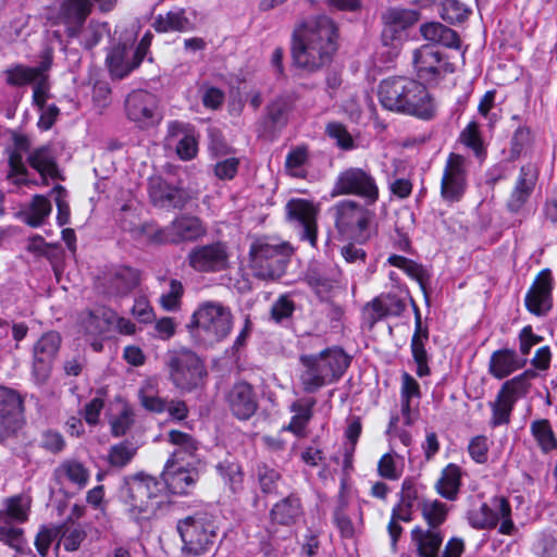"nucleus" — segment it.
<instances>
[{
    "instance_id": "1",
    "label": "nucleus",
    "mask_w": 557,
    "mask_h": 557,
    "mask_svg": "<svg viewBox=\"0 0 557 557\" xmlns=\"http://www.w3.org/2000/svg\"><path fill=\"white\" fill-rule=\"evenodd\" d=\"M337 26L324 14L304 20L293 33L292 53L298 67L313 72L331 62L337 50Z\"/></svg>"
},
{
    "instance_id": "52",
    "label": "nucleus",
    "mask_w": 557,
    "mask_h": 557,
    "mask_svg": "<svg viewBox=\"0 0 557 557\" xmlns=\"http://www.w3.org/2000/svg\"><path fill=\"white\" fill-rule=\"evenodd\" d=\"M7 83L12 86H22L40 78V70L24 65H16L5 71Z\"/></svg>"
},
{
    "instance_id": "6",
    "label": "nucleus",
    "mask_w": 557,
    "mask_h": 557,
    "mask_svg": "<svg viewBox=\"0 0 557 557\" xmlns=\"http://www.w3.org/2000/svg\"><path fill=\"white\" fill-rule=\"evenodd\" d=\"M194 337L203 345H214L225 339L233 325L231 309L218 301H205L193 314Z\"/></svg>"
},
{
    "instance_id": "58",
    "label": "nucleus",
    "mask_w": 557,
    "mask_h": 557,
    "mask_svg": "<svg viewBox=\"0 0 557 557\" xmlns=\"http://www.w3.org/2000/svg\"><path fill=\"white\" fill-rule=\"evenodd\" d=\"M183 293L184 288L182 283L177 280H171L169 290L160 296L161 307L166 311L178 310Z\"/></svg>"
},
{
    "instance_id": "14",
    "label": "nucleus",
    "mask_w": 557,
    "mask_h": 557,
    "mask_svg": "<svg viewBox=\"0 0 557 557\" xmlns=\"http://www.w3.org/2000/svg\"><path fill=\"white\" fill-rule=\"evenodd\" d=\"M337 230L347 236H359L372 218L370 210L354 200H342L331 208Z\"/></svg>"
},
{
    "instance_id": "29",
    "label": "nucleus",
    "mask_w": 557,
    "mask_h": 557,
    "mask_svg": "<svg viewBox=\"0 0 557 557\" xmlns=\"http://www.w3.org/2000/svg\"><path fill=\"white\" fill-rule=\"evenodd\" d=\"M29 165L36 170L44 180L58 178L59 168L57 156L51 145H44L34 149L27 157Z\"/></svg>"
},
{
    "instance_id": "37",
    "label": "nucleus",
    "mask_w": 557,
    "mask_h": 557,
    "mask_svg": "<svg viewBox=\"0 0 557 557\" xmlns=\"http://www.w3.org/2000/svg\"><path fill=\"white\" fill-rule=\"evenodd\" d=\"M418 508L423 521L426 523L425 528L429 529H441L446 522L450 510L446 503L436 498H422L418 504Z\"/></svg>"
},
{
    "instance_id": "26",
    "label": "nucleus",
    "mask_w": 557,
    "mask_h": 557,
    "mask_svg": "<svg viewBox=\"0 0 557 557\" xmlns=\"http://www.w3.org/2000/svg\"><path fill=\"white\" fill-rule=\"evenodd\" d=\"M410 539L418 557H438L444 533L441 529L416 525L410 532Z\"/></svg>"
},
{
    "instance_id": "53",
    "label": "nucleus",
    "mask_w": 557,
    "mask_h": 557,
    "mask_svg": "<svg viewBox=\"0 0 557 557\" xmlns=\"http://www.w3.org/2000/svg\"><path fill=\"white\" fill-rule=\"evenodd\" d=\"M438 13L447 23L456 24L466 21L471 13V9L463 2H441Z\"/></svg>"
},
{
    "instance_id": "23",
    "label": "nucleus",
    "mask_w": 557,
    "mask_h": 557,
    "mask_svg": "<svg viewBox=\"0 0 557 557\" xmlns=\"http://www.w3.org/2000/svg\"><path fill=\"white\" fill-rule=\"evenodd\" d=\"M442 53L430 45H423L413 52V66L419 78L431 82L446 67Z\"/></svg>"
},
{
    "instance_id": "22",
    "label": "nucleus",
    "mask_w": 557,
    "mask_h": 557,
    "mask_svg": "<svg viewBox=\"0 0 557 557\" xmlns=\"http://www.w3.org/2000/svg\"><path fill=\"white\" fill-rule=\"evenodd\" d=\"M382 38L385 45L392 44L400 38L401 33L412 26L419 20V13L416 10L404 8H393L383 14Z\"/></svg>"
},
{
    "instance_id": "20",
    "label": "nucleus",
    "mask_w": 557,
    "mask_h": 557,
    "mask_svg": "<svg viewBox=\"0 0 557 557\" xmlns=\"http://www.w3.org/2000/svg\"><path fill=\"white\" fill-rule=\"evenodd\" d=\"M539 170L534 164L521 166L507 199V208L510 212L518 213L523 209L534 190Z\"/></svg>"
},
{
    "instance_id": "16",
    "label": "nucleus",
    "mask_w": 557,
    "mask_h": 557,
    "mask_svg": "<svg viewBox=\"0 0 557 557\" xmlns=\"http://www.w3.org/2000/svg\"><path fill=\"white\" fill-rule=\"evenodd\" d=\"M157 98L145 90L132 91L125 101L127 117L140 127L152 126L157 121Z\"/></svg>"
},
{
    "instance_id": "38",
    "label": "nucleus",
    "mask_w": 557,
    "mask_h": 557,
    "mask_svg": "<svg viewBox=\"0 0 557 557\" xmlns=\"http://www.w3.org/2000/svg\"><path fill=\"white\" fill-rule=\"evenodd\" d=\"M115 312L106 307L96 308L86 312L82 318V325L90 335H101L114 324Z\"/></svg>"
},
{
    "instance_id": "27",
    "label": "nucleus",
    "mask_w": 557,
    "mask_h": 557,
    "mask_svg": "<svg viewBox=\"0 0 557 557\" xmlns=\"http://www.w3.org/2000/svg\"><path fill=\"white\" fill-rule=\"evenodd\" d=\"M174 459H169L162 473L163 486L166 485L172 494H187L196 482V473L183 466L177 467Z\"/></svg>"
},
{
    "instance_id": "41",
    "label": "nucleus",
    "mask_w": 557,
    "mask_h": 557,
    "mask_svg": "<svg viewBox=\"0 0 557 557\" xmlns=\"http://www.w3.org/2000/svg\"><path fill=\"white\" fill-rule=\"evenodd\" d=\"M314 399H299L292 404L290 411L294 416L290 419L286 430L297 436H305V429L312 417Z\"/></svg>"
},
{
    "instance_id": "7",
    "label": "nucleus",
    "mask_w": 557,
    "mask_h": 557,
    "mask_svg": "<svg viewBox=\"0 0 557 557\" xmlns=\"http://www.w3.org/2000/svg\"><path fill=\"white\" fill-rule=\"evenodd\" d=\"M183 554L198 557L209 553L218 537L216 525L207 513L188 516L177 522Z\"/></svg>"
},
{
    "instance_id": "50",
    "label": "nucleus",
    "mask_w": 557,
    "mask_h": 557,
    "mask_svg": "<svg viewBox=\"0 0 557 557\" xmlns=\"http://www.w3.org/2000/svg\"><path fill=\"white\" fill-rule=\"evenodd\" d=\"M216 470L231 491L237 492L242 490L243 471L242 467L237 462L224 460L216 466Z\"/></svg>"
},
{
    "instance_id": "13",
    "label": "nucleus",
    "mask_w": 557,
    "mask_h": 557,
    "mask_svg": "<svg viewBox=\"0 0 557 557\" xmlns=\"http://www.w3.org/2000/svg\"><path fill=\"white\" fill-rule=\"evenodd\" d=\"M469 161L451 152L445 163L441 181V196L445 201H459L468 183Z\"/></svg>"
},
{
    "instance_id": "47",
    "label": "nucleus",
    "mask_w": 557,
    "mask_h": 557,
    "mask_svg": "<svg viewBox=\"0 0 557 557\" xmlns=\"http://www.w3.org/2000/svg\"><path fill=\"white\" fill-rule=\"evenodd\" d=\"M0 541L20 554H24L27 548L23 529L3 520H0Z\"/></svg>"
},
{
    "instance_id": "40",
    "label": "nucleus",
    "mask_w": 557,
    "mask_h": 557,
    "mask_svg": "<svg viewBox=\"0 0 557 557\" xmlns=\"http://www.w3.org/2000/svg\"><path fill=\"white\" fill-rule=\"evenodd\" d=\"M32 500L26 495H15L5 500L4 509L0 510V520L11 523H24L28 520Z\"/></svg>"
},
{
    "instance_id": "10",
    "label": "nucleus",
    "mask_w": 557,
    "mask_h": 557,
    "mask_svg": "<svg viewBox=\"0 0 557 557\" xmlns=\"http://www.w3.org/2000/svg\"><path fill=\"white\" fill-rule=\"evenodd\" d=\"M468 519L469 523L479 530L494 529L499 524L500 534L512 535L516 531L510 503L504 496H494L487 503H483L479 509L469 512Z\"/></svg>"
},
{
    "instance_id": "48",
    "label": "nucleus",
    "mask_w": 557,
    "mask_h": 557,
    "mask_svg": "<svg viewBox=\"0 0 557 557\" xmlns=\"http://www.w3.org/2000/svg\"><path fill=\"white\" fill-rule=\"evenodd\" d=\"M61 345V337L55 332L45 333L34 345L33 356L49 361L54 360Z\"/></svg>"
},
{
    "instance_id": "44",
    "label": "nucleus",
    "mask_w": 557,
    "mask_h": 557,
    "mask_svg": "<svg viewBox=\"0 0 557 557\" xmlns=\"http://www.w3.org/2000/svg\"><path fill=\"white\" fill-rule=\"evenodd\" d=\"M153 27L159 33L188 32L193 28L191 22L185 16L183 10L170 11L159 14L153 22Z\"/></svg>"
},
{
    "instance_id": "15",
    "label": "nucleus",
    "mask_w": 557,
    "mask_h": 557,
    "mask_svg": "<svg viewBox=\"0 0 557 557\" xmlns=\"http://www.w3.org/2000/svg\"><path fill=\"white\" fill-rule=\"evenodd\" d=\"M554 278L549 269L542 270L534 278L524 297L529 312L536 317L546 315L553 307Z\"/></svg>"
},
{
    "instance_id": "30",
    "label": "nucleus",
    "mask_w": 557,
    "mask_h": 557,
    "mask_svg": "<svg viewBox=\"0 0 557 557\" xmlns=\"http://www.w3.org/2000/svg\"><path fill=\"white\" fill-rule=\"evenodd\" d=\"M14 147L9 154V166L8 178L14 184L21 185L26 184L27 170L23 162V153L29 149V139L24 135H14L13 137Z\"/></svg>"
},
{
    "instance_id": "51",
    "label": "nucleus",
    "mask_w": 557,
    "mask_h": 557,
    "mask_svg": "<svg viewBox=\"0 0 557 557\" xmlns=\"http://www.w3.org/2000/svg\"><path fill=\"white\" fill-rule=\"evenodd\" d=\"M60 541L67 552H75L86 539V531L83 527L74 523L64 524L60 528Z\"/></svg>"
},
{
    "instance_id": "64",
    "label": "nucleus",
    "mask_w": 557,
    "mask_h": 557,
    "mask_svg": "<svg viewBox=\"0 0 557 557\" xmlns=\"http://www.w3.org/2000/svg\"><path fill=\"white\" fill-rule=\"evenodd\" d=\"M459 139L465 146L471 148L475 154H480L482 150V139L476 122H470L461 132Z\"/></svg>"
},
{
    "instance_id": "49",
    "label": "nucleus",
    "mask_w": 557,
    "mask_h": 557,
    "mask_svg": "<svg viewBox=\"0 0 557 557\" xmlns=\"http://www.w3.org/2000/svg\"><path fill=\"white\" fill-rule=\"evenodd\" d=\"M531 432L543 451H550L557 447V441L549 422L545 419L532 422Z\"/></svg>"
},
{
    "instance_id": "54",
    "label": "nucleus",
    "mask_w": 557,
    "mask_h": 557,
    "mask_svg": "<svg viewBox=\"0 0 557 557\" xmlns=\"http://www.w3.org/2000/svg\"><path fill=\"white\" fill-rule=\"evenodd\" d=\"M371 308L375 317L380 319L386 315L399 314L404 310L405 305L396 297L384 296L374 299L371 304Z\"/></svg>"
},
{
    "instance_id": "42",
    "label": "nucleus",
    "mask_w": 557,
    "mask_h": 557,
    "mask_svg": "<svg viewBox=\"0 0 557 557\" xmlns=\"http://www.w3.org/2000/svg\"><path fill=\"white\" fill-rule=\"evenodd\" d=\"M139 272L128 267H122L110 276L108 292L112 295H124L139 284Z\"/></svg>"
},
{
    "instance_id": "34",
    "label": "nucleus",
    "mask_w": 557,
    "mask_h": 557,
    "mask_svg": "<svg viewBox=\"0 0 557 557\" xmlns=\"http://www.w3.org/2000/svg\"><path fill=\"white\" fill-rule=\"evenodd\" d=\"M462 472L459 466L448 463L441 472L434 488L436 493L447 500L458 498L461 486Z\"/></svg>"
},
{
    "instance_id": "5",
    "label": "nucleus",
    "mask_w": 557,
    "mask_h": 557,
    "mask_svg": "<svg viewBox=\"0 0 557 557\" xmlns=\"http://www.w3.org/2000/svg\"><path fill=\"white\" fill-rule=\"evenodd\" d=\"M293 251L287 242L272 237L255 239L249 249L253 274L263 280L278 278L284 273Z\"/></svg>"
},
{
    "instance_id": "31",
    "label": "nucleus",
    "mask_w": 557,
    "mask_h": 557,
    "mask_svg": "<svg viewBox=\"0 0 557 557\" xmlns=\"http://www.w3.org/2000/svg\"><path fill=\"white\" fill-rule=\"evenodd\" d=\"M106 61L110 73L116 78H124L141 63L137 60L134 52L132 55L129 54L125 42L114 48L111 53L107 55Z\"/></svg>"
},
{
    "instance_id": "59",
    "label": "nucleus",
    "mask_w": 557,
    "mask_h": 557,
    "mask_svg": "<svg viewBox=\"0 0 557 557\" xmlns=\"http://www.w3.org/2000/svg\"><path fill=\"white\" fill-rule=\"evenodd\" d=\"M135 454V447L127 443H120L111 447L109 462L113 467H124L133 459Z\"/></svg>"
},
{
    "instance_id": "19",
    "label": "nucleus",
    "mask_w": 557,
    "mask_h": 557,
    "mask_svg": "<svg viewBox=\"0 0 557 557\" xmlns=\"http://www.w3.org/2000/svg\"><path fill=\"white\" fill-rule=\"evenodd\" d=\"M207 234V227L200 219L193 215H181L176 218L169 226L160 231L161 243L193 242L203 237Z\"/></svg>"
},
{
    "instance_id": "39",
    "label": "nucleus",
    "mask_w": 557,
    "mask_h": 557,
    "mask_svg": "<svg viewBox=\"0 0 557 557\" xmlns=\"http://www.w3.org/2000/svg\"><path fill=\"white\" fill-rule=\"evenodd\" d=\"M52 206L48 197L35 195L32 201L21 210V220L32 227H38L44 224L50 215Z\"/></svg>"
},
{
    "instance_id": "61",
    "label": "nucleus",
    "mask_w": 557,
    "mask_h": 557,
    "mask_svg": "<svg viewBox=\"0 0 557 557\" xmlns=\"http://www.w3.org/2000/svg\"><path fill=\"white\" fill-rule=\"evenodd\" d=\"M326 133L336 141L339 148L344 150H350L354 148V139L343 124L338 122L329 123L326 126Z\"/></svg>"
},
{
    "instance_id": "62",
    "label": "nucleus",
    "mask_w": 557,
    "mask_h": 557,
    "mask_svg": "<svg viewBox=\"0 0 557 557\" xmlns=\"http://www.w3.org/2000/svg\"><path fill=\"white\" fill-rule=\"evenodd\" d=\"M289 111V100L286 98H278L268 107V117L275 126H282L286 124Z\"/></svg>"
},
{
    "instance_id": "9",
    "label": "nucleus",
    "mask_w": 557,
    "mask_h": 557,
    "mask_svg": "<svg viewBox=\"0 0 557 557\" xmlns=\"http://www.w3.org/2000/svg\"><path fill=\"white\" fill-rule=\"evenodd\" d=\"M535 376V371L525 370L523 373L506 381L502 385L495 400L490 403L492 410L490 424L493 428L510 422L511 411L516 403L529 393L531 381Z\"/></svg>"
},
{
    "instance_id": "36",
    "label": "nucleus",
    "mask_w": 557,
    "mask_h": 557,
    "mask_svg": "<svg viewBox=\"0 0 557 557\" xmlns=\"http://www.w3.org/2000/svg\"><path fill=\"white\" fill-rule=\"evenodd\" d=\"M420 34L424 40L458 49L460 39L457 33L438 22H428L420 26Z\"/></svg>"
},
{
    "instance_id": "45",
    "label": "nucleus",
    "mask_w": 557,
    "mask_h": 557,
    "mask_svg": "<svg viewBox=\"0 0 557 557\" xmlns=\"http://www.w3.org/2000/svg\"><path fill=\"white\" fill-rule=\"evenodd\" d=\"M169 442L176 446L171 458L175 462L194 456L198 448L196 441L189 434L176 430L169 432Z\"/></svg>"
},
{
    "instance_id": "8",
    "label": "nucleus",
    "mask_w": 557,
    "mask_h": 557,
    "mask_svg": "<svg viewBox=\"0 0 557 557\" xmlns=\"http://www.w3.org/2000/svg\"><path fill=\"white\" fill-rule=\"evenodd\" d=\"M166 366L171 382L183 392L201 386L207 375L202 360L189 349L170 351Z\"/></svg>"
},
{
    "instance_id": "35",
    "label": "nucleus",
    "mask_w": 557,
    "mask_h": 557,
    "mask_svg": "<svg viewBox=\"0 0 557 557\" xmlns=\"http://www.w3.org/2000/svg\"><path fill=\"white\" fill-rule=\"evenodd\" d=\"M108 419L112 435L119 437L125 435L134 423V412L127 403L117 398L110 406Z\"/></svg>"
},
{
    "instance_id": "2",
    "label": "nucleus",
    "mask_w": 557,
    "mask_h": 557,
    "mask_svg": "<svg viewBox=\"0 0 557 557\" xmlns=\"http://www.w3.org/2000/svg\"><path fill=\"white\" fill-rule=\"evenodd\" d=\"M377 97L381 106L392 112L404 113L419 119H431L435 106L425 86L406 76H392L379 85Z\"/></svg>"
},
{
    "instance_id": "28",
    "label": "nucleus",
    "mask_w": 557,
    "mask_h": 557,
    "mask_svg": "<svg viewBox=\"0 0 557 557\" xmlns=\"http://www.w3.org/2000/svg\"><path fill=\"white\" fill-rule=\"evenodd\" d=\"M527 359L520 358L512 349H499L492 354L488 363L490 373L498 380L509 376L525 366Z\"/></svg>"
},
{
    "instance_id": "3",
    "label": "nucleus",
    "mask_w": 557,
    "mask_h": 557,
    "mask_svg": "<svg viewBox=\"0 0 557 557\" xmlns=\"http://www.w3.org/2000/svg\"><path fill=\"white\" fill-rule=\"evenodd\" d=\"M300 363L305 368L300 375L304 391L314 393L342 376L349 366V359L342 349L334 347L319 355H302Z\"/></svg>"
},
{
    "instance_id": "60",
    "label": "nucleus",
    "mask_w": 557,
    "mask_h": 557,
    "mask_svg": "<svg viewBox=\"0 0 557 557\" xmlns=\"http://www.w3.org/2000/svg\"><path fill=\"white\" fill-rule=\"evenodd\" d=\"M257 476L263 493L271 494L276 491L281 475L275 469L269 468L265 465L259 466Z\"/></svg>"
},
{
    "instance_id": "46",
    "label": "nucleus",
    "mask_w": 557,
    "mask_h": 557,
    "mask_svg": "<svg viewBox=\"0 0 557 557\" xmlns=\"http://www.w3.org/2000/svg\"><path fill=\"white\" fill-rule=\"evenodd\" d=\"M404 457L394 451L384 454L377 462V473L386 480H398L404 473Z\"/></svg>"
},
{
    "instance_id": "56",
    "label": "nucleus",
    "mask_w": 557,
    "mask_h": 557,
    "mask_svg": "<svg viewBox=\"0 0 557 557\" xmlns=\"http://www.w3.org/2000/svg\"><path fill=\"white\" fill-rule=\"evenodd\" d=\"M140 404L143 407L154 413H163L166 411L168 401L153 394V386L151 382H147L139 392Z\"/></svg>"
},
{
    "instance_id": "32",
    "label": "nucleus",
    "mask_w": 557,
    "mask_h": 557,
    "mask_svg": "<svg viewBox=\"0 0 557 557\" xmlns=\"http://www.w3.org/2000/svg\"><path fill=\"white\" fill-rule=\"evenodd\" d=\"M59 14L54 23H63L67 26L70 35H74L91 10V2H59Z\"/></svg>"
},
{
    "instance_id": "33",
    "label": "nucleus",
    "mask_w": 557,
    "mask_h": 557,
    "mask_svg": "<svg viewBox=\"0 0 557 557\" xmlns=\"http://www.w3.org/2000/svg\"><path fill=\"white\" fill-rule=\"evenodd\" d=\"M421 499L420 486L412 478H406L401 483L399 500L392 510L400 513L399 517L404 522H410L413 516V507Z\"/></svg>"
},
{
    "instance_id": "55",
    "label": "nucleus",
    "mask_w": 557,
    "mask_h": 557,
    "mask_svg": "<svg viewBox=\"0 0 557 557\" xmlns=\"http://www.w3.org/2000/svg\"><path fill=\"white\" fill-rule=\"evenodd\" d=\"M60 471L66 476L69 481L83 488L89 479V472L83 463L69 460L61 465Z\"/></svg>"
},
{
    "instance_id": "11",
    "label": "nucleus",
    "mask_w": 557,
    "mask_h": 557,
    "mask_svg": "<svg viewBox=\"0 0 557 557\" xmlns=\"http://www.w3.org/2000/svg\"><path fill=\"white\" fill-rule=\"evenodd\" d=\"M231 250L225 242L197 245L187 255L189 267L200 273H216L230 267Z\"/></svg>"
},
{
    "instance_id": "57",
    "label": "nucleus",
    "mask_w": 557,
    "mask_h": 557,
    "mask_svg": "<svg viewBox=\"0 0 557 557\" xmlns=\"http://www.w3.org/2000/svg\"><path fill=\"white\" fill-rule=\"evenodd\" d=\"M307 158L308 152L304 147H298L289 151L285 161V168L288 174L294 177H304L306 175L304 165Z\"/></svg>"
},
{
    "instance_id": "24",
    "label": "nucleus",
    "mask_w": 557,
    "mask_h": 557,
    "mask_svg": "<svg viewBox=\"0 0 557 557\" xmlns=\"http://www.w3.org/2000/svg\"><path fill=\"white\" fill-rule=\"evenodd\" d=\"M148 190L152 203L162 209L183 208L188 201L185 190L169 185L161 177L150 178Z\"/></svg>"
},
{
    "instance_id": "4",
    "label": "nucleus",
    "mask_w": 557,
    "mask_h": 557,
    "mask_svg": "<svg viewBox=\"0 0 557 557\" xmlns=\"http://www.w3.org/2000/svg\"><path fill=\"white\" fill-rule=\"evenodd\" d=\"M121 497L134 520L149 518L164 502L163 484L149 475H135L125 480Z\"/></svg>"
},
{
    "instance_id": "63",
    "label": "nucleus",
    "mask_w": 557,
    "mask_h": 557,
    "mask_svg": "<svg viewBox=\"0 0 557 557\" xmlns=\"http://www.w3.org/2000/svg\"><path fill=\"white\" fill-rule=\"evenodd\" d=\"M387 262L403 270L408 276L417 281H421L423 276V269L414 261L407 259L406 257L392 255L388 257Z\"/></svg>"
},
{
    "instance_id": "12",
    "label": "nucleus",
    "mask_w": 557,
    "mask_h": 557,
    "mask_svg": "<svg viewBox=\"0 0 557 557\" xmlns=\"http://www.w3.org/2000/svg\"><path fill=\"white\" fill-rule=\"evenodd\" d=\"M331 195H358L369 205H373L379 198V187L369 172L360 168H349L338 174Z\"/></svg>"
},
{
    "instance_id": "25",
    "label": "nucleus",
    "mask_w": 557,
    "mask_h": 557,
    "mask_svg": "<svg viewBox=\"0 0 557 557\" xmlns=\"http://www.w3.org/2000/svg\"><path fill=\"white\" fill-rule=\"evenodd\" d=\"M226 400L233 414L240 420L249 419L258 408L257 396L246 382L236 383L230 389Z\"/></svg>"
},
{
    "instance_id": "18",
    "label": "nucleus",
    "mask_w": 557,
    "mask_h": 557,
    "mask_svg": "<svg viewBox=\"0 0 557 557\" xmlns=\"http://www.w3.org/2000/svg\"><path fill=\"white\" fill-rule=\"evenodd\" d=\"M287 214L301 226V239L312 247L317 244V216L319 208L306 199H292L286 205Z\"/></svg>"
},
{
    "instance_id": "17",
    "label": "nucleus",
    "mask_w": 557,
    "mask_h": 557,
    "mask_svg": "<svg viewBox=\"0 0 557 557\" xmlns=\"http://www.w3.org/2000/svg\"><path fill=\"white\" fill-rule=\"evenodd\" d=\"M22 424L21 397L15 392L0 386V440L15 433Z\"/></svg>"
},
{
    "instance_id": "21",
    "label": "nucleus",
    "mask_w": 557,
    "mask_h": 557,
    "mask_svg": "<svg viewBox=\"0 0 557 557\" xmlns=\"http://www.w3.org/2000/svg\"><path fill=\"white\" fill-rule=\"evenodd\" d=\"M166 140L169 145L176 141L175 150L181 160H191L198 153L195 127L188 123L171 121L168 124Z\"/></svg>"
},
{
    "instance_id": "43",
    "label": "nucleus",
    "mask_w": 557,
    "mask_h": 557,
    "mask_svg": "<svg viewBox=\"0 0 557 557\" xmlns=\"http://www.w3.org/2000/svg\"><path fill=\"white\" fill-rule=\"evenodd\" d=\"M300 513V499L294 495H289L273 506L271 519L280 524H290Z\"/></svg>"
}]
</instances>
